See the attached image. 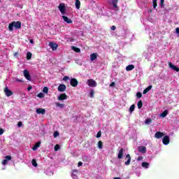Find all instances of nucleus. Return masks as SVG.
<instances>
[{
	"mask_svg": "<svg viewBox=\"0 0 179 179\" xmlns=\"http://www.w3.org/2000/svg\"><path fill=\"white\" fill-rule=\"evenodd\" d=\"M13 27L16 30H19V29H22V22L20 21H13L8 24V29L10 31H13Z\"/></svg>",
	"mask_w": 179,
	"mask_h": 179,
	"instance_id": "f257e3e1",
	"label": "nucleus"
},
{
	"mask_svg": "<svg viewBox=\"0 0 179 179\" xmlns=\"http://www.w3.org/2000/svg\"><path fill=\"white\" fill-rule=\"evenodd\" d=\"M59 9L62 15H65V12H66V8L65 7V3H61L59 5Z\"/></svg>",
	"mask_w": 179,
	"mask_h": 179,
	"instance_id": "f03ea898",
	"label": "nucleus"
},
{
	"mask_svg": "<svg viewBox=\"0 0 179 179\" xmlns=\"http://www.w3.org/2000/svg\"><path fill=\"white\" fill-rule=\"evenodd\" d=\"M87 82L90 87H96L97 86V83H96V81H94V80L93 79L87 80Z\"/></svg>",
	"mask_w": 179,
	"mask_h": 179,
	"instance_id": "7ed1b4c3",
	"label": "nucleus"
},
{
	"mask_svg": "<svg viewBox=\"0 0 179 179\" xmlns=\"http://www.w3.org/2000/svg\"><path fill=\"white\" fill-rule=\"evenodd\" d=\"M3 92L6 94V96H7V97H10V96H12V94H13V92L9 90V87H6L3 90Z\"/></svg>",
	"mask_w": 179,
	"mask_h": 179,
	"instance_id": "20e7f679",
	"label": "nucleus"
},
{
	"mask_svg": "<svg viewBox=\"0 0 179 179\" xmlns=\"http://www.w3.org/2000/svg\"><path fill=\"white\" fill-rule=\"evenodd\" d=\"M78 83H79V82L78 81V80H76V78H71L70 80V85L73 87H76V86H78Z\"/></svg>",
	"mask_w": 179,
	"mask_h": 179,
	"instance_id": "39448f33",
	"label": "nucleus"
},
{
	"mask_svg": "<svg viewBox=\"0 0 179 179\" xmlns=\"http://www.w3.org/2000/svg\"><path fill=\"white\" fill-rule=\"evenodd\" d=\"M24 76L27 80H31V77L30 76V73L27 70H24Z\"/></svg>",
	"mask_w": 179,
	"mask_h": 179,
	"instance_id": "423d86ee",
	"label": "nucleus"
},
{
	"mask_svg": "<svg viewBox=\"0 0 179 179\" xmlns=\"http://www.w3.org/2000/svg\"><path fill=\"white\" fill-rule=\"evenodd\" d=\"M66 99H68V95H66V94H61L57 97V100H59V101H62L64 100H66Z\"/></svg>",
	"mask_w": 179,
	"mask_h": 179,
	"instance_id": "0eeeda50",
	"label": "nucleus"
},
{
	"mask_svg": "<svg viewBox=\"0 0 179 179\" xmlns=\"http://www.w3.org/2000/svg\"><path fill=\"white\" fill-rule=\"evenodd\" d=\"M49 47L52 48V51H55L58 48V44L54 43V42H50Z\"/></svg>",
	"mask_w": 179,
	"mask_h": 179,
	"instance_id": "6e6552de",
	"label": "nucleus"
},
{
	"mask_svg": "<svg viewBox=\"0 0 179 179\" xmlns=\"http://www.w3.org/2000/svg\"><path fill=\"white\" fill-rule=\"evenodd\" d=\"M162 142L164 145H169L170 143V137H169V136H164Z\"/></svg>",
	"mask_w": 179,
	"mask_h": 179,
	"instance_id": "1a4fd4ad",
	"label": "nucleus"
},
{
	"mask_svg": "<svg viewBox=\"0 0 179 179\" xmlns=\"http://www.w3.org/2000/svg\"><path fill=\"white\" fill-rule=\"evenodd\" d=\"M163 136H164V133L161 131H157L155 134L156 139H160V138H163Z\"/></svg>",
	"mask_w": 179,
	"mask_h": 179,
	"instance_id": "9d476101",
	"label": "nucleus"
},
{
	"mask_svg": "<svg viewBox=\"0 0 179 179\" xmlns=\"http://www.w3.org/2000/svg\"><path fill=\"white\" fill-rule=\"evenodd\" d=\"M58 92H65L66 90V85L60 84L57 88Z\"/></svg>",
	"mask_w": 179,
	"mask_h": 179,
	"instance_id": "9b49d317",
	"label": "nucleus"
},
{
	"mask_svg": "<svg viewBox=\"0 0 179 179\" xmlns=\"http://www.w3.org/2000/svg\"><path fill=\"white\" fill-rule=\"evenodd\" d=\"M63 20L64 22H66V23H68L69 24H71V23L73 22L72 20L69 19L68 17L65 16V15H62V16Z\"/></svg>",
	"mask_w": 179,
	"mask_h": 179,
	"instance_id": "f8f14e48",
	"label": "nucleus"
},
{
	"mask_svg": "<svg viewBox=\"0 0 179 179\" xmlns=\"http://www.w3.org/2000/svg\"><path fill=\"white\" fill-rule=\"evenodd\" d=\"M169 68H171L173 71H176V72H179V68L173 64L171 62L169 63Z\"/></svg>",
	"mask_w": 179,
	"mask_h": 179,
	"instance_id": "ddd939ff",
	"label": "nucleus"
},
{
	"mask_svg": "<svg viewBox=\"0 0 179 179\" xmlns=\"http://www.w3.org/2000/svg\"><path fill=\"white\" fill-rule=\"evenodd\" d=\"M36 113V114H41L42 115H44V114H45V109L41 108H37Z\"/></svg>",
	"mask_w": 179,
	"mask_h": 179,
	"instance_id": "4468645a",
	"label": "nucleus"
},
{
	"mask_svg": "<svg viewBox=\"0 0 179 179\" xmlns=\"http://www.w3.org/2000/svg\"><path fill=\"white\" fill-rule=\"evenodd\" d=\"M123 156H124V148H120L117 155V159H122Z\"/></svg>",
	"mask_w": 179,
	"mask_h": 179,
	"instance_id": "2eb2a0df",
	"label": "nucleus"
},
{
	"mask_svg": "<svg viewBox=\"0 0 179 179\" xmlns=\"http://www.w3.org/2000/svg\"><path fill=\"white\" fill-rule=\"evenodd\" d=\"M126 159H127V161L124 162V164L126 166H129V164H131V155L129 154H127L126 155Z\"/></svg>",
	"mask_w": 179,
	"mask_h": 179,
	"instance_id": "dca6fc26",
	"label": "nucleus"
},
{
	"mask_svg": "<svg viewBox=\"0 0 179 179\" xmlns=\"http://www.w3.org/2000/svg\"><path fill=\"white\" fill-rule=\"evenodd\" d=\"M138 152H140V153H146L147 152L146 147L145 146L138 147Z\"/></svg>",
	"mask_w": 179,
	"mask_h": 179,
	"instance_id": "f3484780",
	"label": "nucleus"
},
{
	"mask_svg": "<svg viewBox=\"0 0 179 179\" xmlns=\"http://www.w3.org/2000/svg\"><path fill=\"white\" fill-rule=\"evenodd\" d=\"M119 0H112V5L114 8V9H118V6L117 5L118 3Z\"/></svg>",
	"mask_w": 179,
	"mask_h": 179,
	"instance_id": "a211bd4d",
	"label": "nucleus"
},
{
	"mask_svg": "<svg viewBox=\"0 0 179 179\" xmlns=\"http://www.w3.org/2000/svg\"><path fill=\"white\" fill-rule=\"evenodd\" d=\"M133 69H135V66L133 64H129L126 67V71L127 72H129L130 71H132Z\"/></svg>",
	"mask_w": 179,
	"mask_h": 179,
	"instance_id": "6ab92c4d",
	"label": "nucleus"
},
{
	"mask_svg": "<svg viewBox=\"0 0 179 179\" xmlns=\"http://www.w3.org/2000/svg\"><path fill=\"white\" fill-rule=\"evenodd\" d=\"M152 87H153V86L149 85L147 88H145L143 90V94H146V93H148L150 90H152Z\"/></svg>",
	"mask_w": 179,
	"mask_h": 179,
	"instance_id": "aec40b11",
	"label": "nucleus"
},
{
	"mask_svg": "<svg viewBox=\"0 0 179 179\" xmlns=\"http://www.w3.org/2000/svg\"><path fill=\"white\" fill-rule=\"evenodd\" d=\"M95 59H97V54L96 53H92L90 55V61H95Z\"/></svg>",
	"mask_w": 179,
	"mask_h": 179,
	"instance_id": "412c9836",
	"label": "nucleus"
},
{
	"mask_svg": "<svg viewBox=\"0 0 179 179\" xmlns=\"http://www.w3.org/2000/svg\"><path fill=\"white\" fill-rule=\"evenodd\" d=\"M40 145H41V142L38 141L37 142L35 145L32 148L34 150H37V148H40Z\"/></svg>",
	"mask_w": 179,
	"mask_h": 179,
	"instance_id": "4be33fe9",
	"label": "nucleus"
},
{
	"mask_svg": "<svg viewBox=\"0 0 179 179\" xmlns=\"http://www.w3.org/2000/svg\"><path fill=\"white\" fill-rule=\"evenodd\" d=\"M76 9H80V1L76 0Z\"/></svg>",
	"mask_w": 179,
	"mask_h": 179,
	"instance_id": "5701e85b",
	"label": "nucleus"
},
{
	"mask_svg": "<svg viewBox=\"0 0 179 179\" xmlns=\"http://www.w3.org/2000/svg\"><path fill=\"white\" fill-rule=\"evenodd\" d=\"M143 106V103L142 102V100H140L138 103H137V107L139 110H141V108H142Z\"/></svg>",
	"mask_w": 179,
	"mask_h": 179,
	"instance_id": "b1692460",
	"label": "nucleus"
},
{
	"mask_svg": "<svg viewBox=\"0 0 179 179\" xmlns=\"http://www.w3.org/2000/svg\"><path fill=\"white\" fill-rule=\"evenodd\" d=\"M167 114H169V111L168 110H164L161 113V117H162V118H164L165 117H167Z\"/></svg>",
	"mask_w": 179,
	"mask_h": 179,
	"instance_id": "393cba45",
	"label": "nucleus"
},
{
	"mask_svg": "<svg viewBox=\"0 0 179 179\" xmlns=\"http://www.w3.org/2000/svg\"><path fill=\"white\" fill-rule=\"evenodd\" d=\"M90 97H91V99H93L94 97V90H90Z\"/></svg>",
	"mask_w": 179,
	"mask_h": 179,
	"instance_id": "a878e982",
	"label": "nucleus"
},
{
	"mask_svg": "<svg viewBox=\"0 0 179 179\" xmlns=\"http://www.w3.org/2000/svg\"><path fill=\"white\" fill-rule=\"evenodd\" d=\"M152 6L154 9H156V8H157V0H152Z\"/></svg>",
	"mask_w": 179,
	"mask_h": 179,
	"instance_id": "bb28decb",
	"label": "nucleus"
},
{
	"mask_svg": "<svg viewBox=\"0 0 179 179\" xmlns=\"http://www.w3.org/2000/svg\"><path fill=\"white\" fill-rule=\"evenodd\" d=\"M71 48H72V50H73V51H75V52H80V48H79L72 46Z\"/></svg>",
	"mask_w": 179,
	"mask_h": 179,
	"instance_id": "cd10ccee",
	"label": "nucleus"
},
{
	"mask_svg": "<svg viewBox=\"0 0 179 179\" xmlns=\"http://www.w3.org/2000/svg\"><path fill=\"white\" fill-rule=\"evenodd\" d=\"M152 122V119L148 118L145 121V125H149Z\"/></svg>",
	"mask_w": 179,
	"mask_h": 179,
	"instance_id": "c85d7f7f",
	"label": "nucleus"
},
{
	"mask_svg": "<svg viewBox=\"0 0 179 179\" xmlns=\"http://www.w3.org/2000/svg\"><path fill=\"white\" fill-rule=\"evenodd\" d=\"M57 107H59L60 108H64L65 107V104L59 103V102L56 103Z\"/></svg>",
	"mask_w": 179,
	"mask_h": 179,
	"instance_id": "c756f323",
	"label": "nucleus"
},
{
	"mask_svg": "<svg viewBox=\"0 0 179 179\" xmlns=\"http://www.w3.org/2000/svg\"><path fill=\"white\" fill-rule=\"evenodd\" d=\"M135 111V105L133 104L129 108V113H134Z\"/></svg>",
	"mask_w": 179,
	"mask_h": 179,
	"instance_id": "7c9ffc66",
	"label": "nucleus"
},
{
	"mask_svg": "<svg viewBox=\"0 0 179 179\" xmlns=\"http://www.w3.org/2000/svg\"><path fill=\"white\" fill-rule=\"evenodd\" d=\"M142 167H145V169H148L149 167V163L148 162H143L141 164Z\"/></svg>",
	"mask_w": 179,
	"mask_h": 179,
	"instance_id": "2f4dec72",
	"label": "nucleus"
},
{
	"mask_svg": "<svg viewBox=\"0 0 179 179\" xmlns=\"http://www.w3.org/2000/svg\"><path fill=\"white\" fill-rule=\"evenodd\" d=\"M97 146L99 149H101L103 148V141H99L98 142Z\"/></svg>",
	"mask_w": 179,
	"mask_h": 179,
	"instance_id": "473e14b6",
	"label": "nucleus"
},
{
	"mask_svg": "<svg viewBox=\"0 0 179 179\" xmlns=\"http://www.w3.org/2000/svg\"><path fill=\"white\" fill-rule=\"evenodd\" d=\"M31 53L30 52H28L27 53V59H31Z\"/></svg>",
	"mask_w": 179,
	"mask_h": 179,
	"instance_id": "72a5a7b5",
	"label": "nucleus"
},
{
	"mask_svg": "<svg viewBox=\"0 0 179 179\" xmlns=\"http://www.w3.org/2000/svg\"><path fill=\"white\" fill-rule=\"evenodd\" d=\"M32 166H34V167H37L38 164H37V161H36V159H32Z\"/></svg>",
	"mask_w": 179,
	"mask_h": 179,
	"instance_id": "f704fd0d",
	"label": "nucleus"
},
{
	"mask_svg": "<svg viewBox=\"0 0 179 179\" xmlns=\"http://www.w3.org/2000/svg\"><path fill=\"white\" fill-rule=\"evenodd\" d=\"M57 136H59V132H58V131H56L53 134V138H57Z\"/></svg>",
	"mask_w": 179,
	"mask_h": 179,
	"instance_id": "c9c22d12",
	"label": "nucleus"
},
{
	"mask_svg": "<svg viewBox=\"0 0 179 179\" xmlns=\"http://www.w3.org/2000/svg\"><path fill=\"white\" fill-rule=\"evenodd\" d=\"M37 97H39V99H43L44 94H43V92H40L37 94Z\"/></svg>",
	"mask_w": 179,
	"mask_h": 179,
	"instance_id": "e433bc0d",
	"label": "nucleus"
},
{
	"mask_svg": "<svg viewBox=\"0 0 179 179\" xmlns=\"http://www.w3.org/2000/svg\"><path fill=\"white\" fill-rule=\"evenodd\" d=\"M43 93H45L47 94V93H48V87H44L43 89Z\"/></svg>",
	"mask_w": 179,
	"mask_h": 179,
	"instance_id": "4c0bfd02",
	"label": "nucleus"
},
{
	"mask_svg": "<svg viewBox=\"0 0 179 179\" xmlns=\"http://www.w3.org/2000/svg\"><path fill=\"white\" fill-rule=\"evenodd\" d=\"M58 150H59V145L57 144V145L55 146V152H58Z\"/></svg>",
	"mask_w": 179,
	"mask_h": 179,
	"instance_id": "58836bf2",
	"label": "nucleus"
},
{
	"mask_svg": "<svg viewBox=\"0 0 179 179\" xmlns=\"http://www.w3.org/2000/svg\"><path fill=\"white\" fill-rule=\"evenodd\" d=\"M161 8H164V0H160Z\"/></svg>",
	"mask_w": 179,
	"mask_h": 179,
	"instance_id": "ea45409f",
	"label": "nucleus"
},
{
	"mask_svg": "<svg viewBox=\"0 0 179 179\" xmlns=\"http://www.w3.org/2000/svg\"><path fill=\"white\" fill-rule=\"evenodd\" d=\"M136 97H138V99H141V97H142V92H137Z\"/></svg>",
	"mask_w": 179,
	"mask_h": 179,
	"instance_id": "a19ab883",
	"label": "nucleus"
},
{
	"mask_svg": "<svg viewBox=\"0 0 179 179\" xmlns=\"http://www.w3.org/2000/svg\"><path fill=\"white\" fill-rule=\"evenodd\" d=\"M2 164L3 166H6V164H8V159H3L2 162Z\"/></svg>",
	"mask_w": 179,
	"mask_h": 179,
	"instance_id": "79ce46f5",
	"label": "nucleus"
},
{
	"mask_svg": "<svg viewBox=\"0 0 179 179\" xmlns=\"http://www.w3.org/2000/svg\"><path fill=\"white\" fill-rule=\"evenodd\" d=\"M6 160H12V157L10 155L6 156Z\"/></svg>",
	"mask_w": 179,
	"mask_h": 179,
	"instance_id": "37998d69",
	"label": "nucleus"
},
{
	"mask_svg": "<svg viewBox=\"0 0 179 179\" xmlns=\"http://www.w3.org/2000/svg\"><path fill=\"white\" fill-rule=\"evenodd\" d=\"M19 55H20V54L17 52H15L14 54H13V56L15 57V58H17V57H19Z\"/></svg>",
	"mask_w": 179,
	"mask_h": 179,
	"instance_id": "c03bdc74",
	"label": "nucleus"
},
{
	"mask_svg": "<svg viewBox=\"0 0 179 179\" xmlns=\"http://www.w3.org/2000/svg\"><path fill=\"white\" fill-rule=\"evenodd\" d=\"M101 131H99L96 134V138H101Z\"/></svg>",
	"mask_w": 179,
	"mask_h": 179,
	"instance_id": "a18cd8bd",
	"label": "nucleus"
},
{
	"mask_svg": "<svg viewBox=\"0 0 179 179\" xmlns=\"http://www.w3.org/2000/svg\"><path fill=\"white\" fill-rule=\"evenodd\" d=\"M22 125H23V122H18V123H17V127H18V128H20V127H22Z\"/></svg>",
	"mask_w": 179,
	"mask_h": 179,
	"instance_id": "49530a36",
	"label": "nucleus"
},
{
	"mask_svg": "<svg viewBox=\"0 0 179 179\" xmlns=\"http://www.w3.org/2000/svg\"><path fill=\"white\" fill-rule=\"evenodd\" d=\"M5 132V130L3 129L0 128V135H3V134Z\"/></svg>",
	"mask_w": 179,
	"mask_h": 179,
	"instance_id": "de8ad7c7",
	"label": "nucleus"
},
{
	"mask_svg": "<svg viewBox=\"0 0 179 179\" xmlns=\"http://www.w3.org/2000/svg\"><path fill=\"white\" fill-rule=\"evenodd\" d=\"M137 160H138V162H141V160H143V157H142V156L138 157Z\"/></svg>",
	"mask_w": 179,
	"mask_h": 179,
	"instance_id": "09e8293b",
	"label": "nucleus"
},
{
	"mask_svg": "<svg viewBox=\"0 0 179 179\" xmlns=\"http://www.w3.org/2000/svg\"><path fill=\"white\" fill-rule=\"evenodd\" d=\"M63 80H69V76H64V78H63Z\"/></svg>",
	"mask_w": 179,
	"mask_h": 179,
	"instance_id": "8fccbe9b",
	"label": "nucleus"
},
{
	"mask_svg": "<svg viewBox=\"0 0 179 179\" xmlns=\"http://www.w3.org/2000/svg\"><path fill=\"white\" fill-rule=\"evenodd\" d=\"M114 86H115V83L113 82L110 84V87H114Z\"/></svg>",
	"mask_w": 179,
	"mask_h": 179,
	"instance_id": "3c124183",
	"label": "nucleus"
},
{
	"mask_svg": "<svg viewBox=\"0 0 179 179\" xmlns=\"http://www.w3.org/2000/svg\"><path fill=\"white\" fill-rule=\"evenodd\" d=\"M80 166H83V163L82 162H79L78 164V167H80Z\"/></svg>",
	"mask_w": 179,
	"mask_h": 179,
	"instance_id": "603ef678",
	"label": "nucleus"
},
{
	"mask_svg": "<svg viewBox=\"0 0 179 179\" xmlns=\"http://www.w3.org/2000/svg\"><path fill=\"white\" fill-rule=\"evenodd\" d=\"M111 30H115V29H117V27H115V25H113L111 27H110Z\"/></svg>",
	"mask_w": 179,
	"mask_h": 179,
	"instance_id": "864d4df0",
	"label": "nucleus"
},
{
	"mask_svg": "<svg viewBox=\"0 0 179 179\" xmlns=\"http://www.w3.org/2000/svg\"><path fill=\"white\" fill-rule=\"evenodd\" d=\"M71 177L73 178H77L78 176L75 173H72Z\"/></svg>",
	"mask_w": 179,
	"mask_h": 179,
	"instance_id": "5fc2aeb1",
	"label": "nucleus"
},
{
	"mask_svg": "<svg viewBox=\"0 0 179 179\" xmlns=\"http://www.w3.org/2000/svg\"><path fill=\"white\" fill-rule=\"evenodd\" d=\"M31 89H33V87H31V86H29V87H27V90H28L29 92H30V90H31Z\"/></svg>",
	"mask_w": 179,
	"mask_h": 179,
	"instance_id": "6e6d98bb",
	"label": "nucleus"
},
{
	"mask_svg": "<svg viewBox=\"0 0 179 179\" xmlns=\"http://www.w3.org/2000/svg\"><path fill=\"white\" fill-rule=\"evenodd\" d=\"M148 12H149V13H153V10H152L151 8H150V9L148 10Z\"/></svg>",
	"mask_w": 179,
	"mask_h": 179,
	"instance_id": "4d7b16f0",
	"label": "nucleus"
},
{
	"mask_svg": "<svg viewBox=\"0 0 179 179\" xmlns=\"http://www.w3.org/2000/svg\"><path fill=\"white\" fill-rule=\"evenodd\" d=\"M29 43H31V44H34V41H33V39H31V40L29 41Z\"/></svg>",
	"mask_w": 179,
	"mask_h": 179,
	"instance_id": "13d9d810",
	"label": "nucleus"
},
{
	"mask_svg": "<svg viewBox=\"0 0 179 179\" xmlns=\"http://www.w3.org/2000/svg\"><path fill=\"white\" fill-rule=\"evenodd\" d=\"M15 80H16V82H23V80H22L20 79H17V78Z\"/></svg>",
	"mask_w": 179,
	"mask_h": 179,
	"instance_id": "bf43d9fd",
	"label": "nucleus"
},
{
	"mask_svg": "<svg viewBox=\"0 0 179 179\" xmlns=\"http://www.w3.org/2000/svg\"><path fill=\"white\" fill-rule=\"evenodd\" d=\"M72 172L73 173H78V170H73Z\"/></svg>",
	"mask_w": 179,
	"mask_h": 179,
	"instance_id": "052dcab7",
	"label": "nucleus"
},
{
	"mask_svg": "<svg viewBox=\"0 0 179 179\" xmlns=\"http://www.w3.org/2000/svg\"><path fill=\"white\" fill-rule=\"evenodd\" d=\"M113 179H121V178H120V177H115V178H114Z\"/></svg>",
	"mask_w": 179,
	"mask_h": 179,
	"instance_id": "680f3d73",
	"label": "nucleus"
},
{
	"mask_svg": "<svg viewBox=\"0 0 179 179\" xmlns=\"http://www.w3.org/2000/svg\"><path fill=\"white\" fill-rule=\"evenodd\" d=\"M38 1H40V0H38Z\"/></svg>",
	"mask_w": 179,
	"mask_h": 179,
	"instance_id": "e2e57ef3",
	"label": "nucleus"
}]
</instances>
